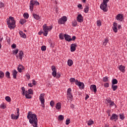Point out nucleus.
Wrapping results in <instances>:
<instances>
[{
    "label": "nucleus",
    "mask_w": 127,
    "mask_h": 127,
    "mask_svg": "<svg viewBox=\"0 0 127 127\" xmlns=\"http://www.w3.org/2000/svg\"><path fill=\"white\" fill-rule=\"evenodd\" d=\"M4 6V3H3L2 2H0V8H1Z\"/></svg>",
    "instance_id": "603ef678"
},
{
    "label": "nucleus",
    "mask_w": 127,
    "mask_h": 127,
    "mask_svg": "<svg viewBox=\"0 0 127 127\" xmlns=\"http://www.w3.org/2000/svg\"><path fill=\"white\" fill-rule=\"evenodd\" d=\"M100 8L105 12L108 11V3L104 4L103 3L100 4Z\"/></svg>",
    "instance_id": "0eeeda50"
},
{
    "label": "nucleus",
    "mask_w": 127,
    "mask_h": 127,
    "mask_svg": "<svg viewBox=\"0 0 127 127\" xmlns=\"http://www.w3.org/2000/svg\"><path fill=\"white\" fill-rule=\"evenodd\" d=\"M12 74L13 75V79H16V75H17V71L16 70L14 69L12 71Z\"/></svg>",
    "instance_id": "dca6fc26"
},
{
    "label": "nucleus",
    "mask_w": 127,
    "mask_h": 127,
    "mask_svg": "<svg viewBox=\"0 0 127 127\" xmlns=\"http://www.w3.org/2000/svg\"><path fill=\"white\" fill-rule=\"evenodd\" d=\"M108 1H109V0H103V3H104V4H107Z\"/></svg>",
    "instance_id": "6e6d98bb"
},
{
    "label": "nucleus",
    "mask_w": 127,
    "mask_h": 127,
    "mask_svg": "<svg viewBox=\"0 0 127 127\" xmlns=\"http://www.w3.org/2000/svg\"><path fill=\"white\" fill-rule=\"evenodd\" d=\"M113 30H114V32H118V28L117 27H113Z\"/></svg>",
    "instance_id": "8fccbe9b"
},
{
    "label": "nucleus",
    "mask_w": 127,
    "mask_h": 127,
    "mask_svg": "<svg viewBox=\"0 0 127 127\" xmlns=\"http://www.w3.org/2000/svg\"><path fill=\"white\" fill-rule=\"evenodd\" d=\"M111 89L113 91H116L117 89H118V85H112Z\"/></svg>",
    "instance_id": "cd10ccee"
},
{
    "label": "nucleus",
    "mask_w": 127,
    "mask_h": 127,
    "mask_svg": "<svg viewBox=\"0 0 127 127\" xmlns=\"http://www.w3.org/2000/svg\"><path fill=\"white\" fill-rule=\"evenodd\" d=\"M27 94H28L29 95H33V91L32 90V89H29L28 90Z\"/></svg>",
    "instance_id": "72a5a7b5"
},
{
    "label": "nucleus",
    "mask_w": 127,
    "mask_h": 127,
    "mask_svg": "<svg viewBox=\"0 0 127 127\" xmlns=\"http://www.w3.org/2000/svg\"><path fill=\"white\" fill-rule=\"evenodd\" d=\"M23 55H24V54L23 53V51H20L19 52V59L20 60H22V58L23 57Z\"/></svg>",
    "instance_id": "a211bd4d"
},
{
    "label": "nucleus",
    "mask_w": 127,
    "mask_h": 127,
    "mask_svg": "<svg viewBox=\"0 0 127 127\" xmlns=\"http://www.w3.org/2000/svg\"><path fill=\"white\" fill-rule=\"evenodd\" d=\"M71 39H72V40L74 41V40L76 39V36H72Z\"/></svg>",
    "instance_id": "338daca9"
},
{
    "label": "nucleus",
    "mask_w": 127,
    "mask_h": 127,
    "mask_svg": "<svg viewBox=\"0 0 127 127\" xmlns=\"http://www.w3.org/2000/svg\"><path fill=\"white\" fill-rule=\"evenodd\" d=\"M67 19L68 18L67 17L64 16L61 19H60L59 20V23L60 24H64V23L67 21Z\"/></svg>",
    "instance_id": "39448f33"
},
{
    "label": "nucleus",
    "mask_w": 127,
    "mask_h": 127,
    "mask_svg": "<svg viewBox=\"0 0 127 127\" xmlns=\"http://www.w3.org/2000/svg\"><path fill=\"white\" fill-rule=\"evenodd\" d=\"M106 101L107 104H109L110 108H112V107H114V106H115V108H117V105L115 104V102H114V101H112L111 99H106Z\"/></svg>",
    "instance_id": "6e6552de"
},
{
    "label": "nucleus",
    "mask_w": 127,
    "mask_h": 127,
    "mask_svg": "<svg viewBox=\"0 0 127 127\" xmlns=\"http://www.w3.org/2000/svg\"><path fill=\"white\" fill-rule=\"evenodd\" d=\"M39 100L42 105V107L44 108L45 106H44V103H45V100L44 99V94L42 93L40 94Z\"/></svg>",
    "instance_id": "20e7f679"
},
{
    "label": "nucleus",
    "mask_w": 127,
    "mask_h": 127,
    "mask_svg": "<svg viewBox=\"0 0 127 127\" xmlns=\"http://www.w3.org/2000/svg\"><path fill=\"white\" fill-rule=\"evenodd\" d=\"M108 43H109V40L105 38L104 41L103 42V45H104V46H106Z\"/></svg>",
    "instance_id": "bb28decb"
},
{
    "label": "nucleus",
    "mask_w": 127,
    "mask_h": 127,
    "mask_svg": "<svg viewBox=\"0 0 127 127\" xmlns=\"http://www.w3.org/2000/svg\"><path fill=\"white\" fill-rule=\"evenodd\" d=\"M21 89H22V95H25V92L26 91H25V88H24V87H21Z\"/></svg>",
    "instance_id": "ea45409f"
},
{
    "label": "nucleus",
    "mask_w": 127,
    "mask_h": 127,
    "mask_svg": "<svg viewBox=\"0 0 127 127\" xmlns=\"http://www.w3.org/2000/svg\"><path fill=\"white\" fill-rule=\"evenodd\" d=\"M77 44H71L70 45L71 52H74L76 51V48H77Z\"/></svg>",
    "instance_id": "9d476101"
},
{
    "label": "nucleus",
    "mask_w": 127,
    "mask_h": 127,
    "mask_svg": "<svg viewBox=\"0 0 127 127\" xmlns=\"http://www.w3.org/2000/svg\"><path fill=\"white\" fill-rule=\"evenodd\" d=\"M35 4V1L34 0H31L30 3V9L31 11H33V5Z\"/></svg>",
    "instance_id": "ddd939ff"
},
{
    "label": "nucleus",
    "mask_w": 127,
    "mask_h": 127,
    "mask_svg": "<svg viewBox=\"0 0 127 127\" xmlns=\"http://www.w3.org/2000/svg\"><path fill=\"white\" fill-rule=\"evenodd\" d=\"M67 97H69V99H72V98H73V95H72V93L67 94Z\"/></svg>",
    "instance_id": "4d7b16f0"
},
{
    "label": "nucleus",
    "mask_w": 127,
    "mask_h": 127,
    "mask_svg": "<svg viewBox=\"0 0 127 127\" xmlns=\"http://www.w3.org/2000/svg\"><path fill=\"white\" fill-rule=\"evenodd\" d=\"M13 54H17L18 53V49H16L13 51Z\"/></svg>",
    "instance_id": "864d4df0"
},
{
    "label": "nucleus",
    "mask_w": 127,
    "mask_h": 127,
    "mask_svg": "<svg viewBox=\"0 0 127 127\" xmlns=\"http://www.w3.org/2000/svg\"><path fill=\"white\" fill-rule=\"evenodd\" d=\"M41 50H42V51H46V46H42L41 47Z\"/></svg>",
    "instance_id": "a18cd8bd"
},
{
    "label": "nucleus",
    "mask_w": 127,
    "mask_h": 127,
    "mask_svg": "<svg viewBox=\"0 0 127 127\" xmlns=\"http://www.w3.org/2000/svg\"><path fill=\"white\" fill-rule=\"evenodd\" d=\"M5 77L7 78L8 79H10V73H9V71H6L5 73Z\"/></svg>",
    "instance_id": "393cba45"
},
{
    "label": "nucleus",
    "mask_w": 127,
    "mask_h": 127,
    "mask_svg": "<svg viewBox=\"0 0 127 127\" xmlns=\"http://www.w3.org/2000/svg\"><path fill=\"white\" fill-rule=\"evenodd\" d=\"M69 80H70V82H75V78H70Z\"/></svg>",
    "instance_id": "bf43d9fd"
},
{
    "label": "nucleus",
    "mask_w": 127,
    "mask_h": 127,
    "mask_svg": "<svg viewBox=\"0 0 127 127\" xmlns=\"http://www.w3.org/2000/svg\"><path fill=\"white\" fill-rule=\"evenodd\" d=\"M17 111V116L14 115V114H11V118L12 120H18L19 117V108L16 109Z\"/></svg>",
    "instance_id": "7ed1b4c3"
},
{
    "label": "nucleus",
    "mask_w": 127,
    "mask_h": 127,
    "mask_svg": "<svg viewBox=\"0 0 127 127\" xmlns=\"http://www.w3.org/2000/svg\"><path fill=\"white\" fill-rule=\"evenodd\" d=\"M18 68H20L21 69H24V66L21 64H19L18 66Z\"/></svg>",
    "instance_id": "052dcab7"
},
{
    "label": "nucleus",
    "mask_w": 127,
    "mask_h": 127,
    "mask_svg": "<svg viewBox=\"0 0 127 127\" xmlns=\"http://www.w3.org/2000/svg\"><path fill=\"white\" fill-rule=\"evenodd\" d=\"M21 37L22 38H26L27 36L25 33H24L23 31H20L19 32Z\"/></svg>",
    "instance_id": "6ab92c4d"
},
{
    "label": "nucleus",
    "mask_w": 127,
    "mask_h": 127,
    "mask_svg": "<svg viewBox=\"0 0 127 127\" xmlns=\"http://www.w3.org/2000/svg\"><path fill=\"white\" fill-rule=\"evenodd\" d=\"M64 36L65 39V40H66V41H68V42H70V41H72V39L71 38V36L70 35L64 34Z\"/></svg>",
    "instance_id": "f8f14e48"
},
{
    "label": "nucleus",
    "mask_w": 127,
    "mask_h": 127,
    "mask_svg": "<svg viewBox=\"0 0 127 127\" xmlns=\"http://www.w3.org/2000/svg\"><path fill=\"white\" fill-rule=\"evenodd\" d=\"M119 69L121 72L125 73L126 72V67L123 65H121L119 67Z\"/></svg>",
    "instance_id": "f3484780"
},
{
    "label": "nucleus",
    "mask_w": 127,
    "mask_h": 127,
    "mask_svg": "<svg viewBox=\"0 0 127 127\" xmlns=\"http://www.w3.org/2000/svg\"><path fill=\"white\" fill-rule=\"evenodd\" d=\"M43 30L44 31V33L43 34V35L44 36H47V35L48 34V31H50L52 28H53V27L52 26H47V25L46 24H45L43 26Z\"/></svg>",
    "instance_id": "f03ea898"
},
{
    "label": "nucleus",
    "mask_w": 127,
    "mask_h": 127,
    "mask_svg": "<svg viewBox=\"0 0 127 127\" xmlns=\"http://www.w3.org/2000/svg\"><path fill=\"white\" fill-rule=\"evenodd\" d=\"M1 109H5V108H6V107H5V106H4L3 105H1Z\"/></svg>",
    "instance_id": "774afa93"
},
{
    "label": "nucleus",
    "mask_w": 127,
    "mask_h": 127,
    "mask_svg": "<svg viewBox=\"0 0 127 127\" xmlns=\"http://www.w3.org/2000/svg\"><path fill=\"white\" fill-rule=\"evenodd\" d=\"M4 77V73L2 71L0 70V79H2Z\"/></svg>",
    "instance_id": "a878e982"
},
{
    "label": "nucleus",
    "mask_w": 127,
    "mask_h": 127,
    "mask_svg": "<svg viewBox=\"0 0 127 127\" xmlns=\"http://www.w3.org/2000/svg\"><path fill=\"white\" fill-rule=\"evenodd\" d=\"M77 21L74 20L72 22V26H74V27L77 26Z\"/></svg>",
    "instance_id": "4c0bfd02"
},
{
    "label": "nucleus",
    "mask_w": 127,
    "mask_h": 127,
    "mask_svg": "<svg viewBox=\"0 0 127 127\" xmlns=\"http://www.w3.org/2000/svg\"><path fill=\"white\" fill-rule=\"evenodd\" d=\"M67 65L70 66H72V65H73V61L71 60H68L67 61Z\"/></svg>",
    "instance_id": "b1692460"
},
{
    "label": "nucleus",
    "mask_w": 127,
    "mask_h": 127,
    "mask_svg": "<svg viewBox=\"0 0 127 127\" xmlns=\"http://www.w3.org/2000/svg\"><path fill=\"white\" fill-rule=\"evenodd\" d=\"M26 77L27 78V79H28V80H29V79H30V75H29V74L27 73L26 74Z\"/></svg>",
    "instance_id": "13d9d810"
},
{
    "label": "nucleus",
    "mask_w": 127,
    "mask_h": 127,
    "mask_svg": "<svg viewBox=\"0 0 127 127\" xmlns=\"http://www.w3.org/2000/svg\"><path fill=\"white\" fill-rule=\"evenodd\" d=\"M52 75L53 76V77H56V76L57 75V71H53L52 72Z\"/></svg>",
    "instance_id": "a19ab883"
},
{
    "label": "nucleus",
    "mask_w": 127,
    "mask_h": 127,
    "mask_svg": "<svg viewBox=\"0 0 127 127\" xmlns=\"http://www.w3.org/2000/svg\"><path fill=\"white\" fill-rule=\"evenodd\" d=\"M97 26H101V25H102V23L101 22V21L98 20L97 21Z\"/></svg>",
    "instance_id": "de8ad7c7"
},
{
    "label": "nucleus",
    "mask_w": 127,
    "mask_h": 127,
    "mask_svg": "<svg viewBox=\"0 0 127 127\" xmlns=\"http://www.w3.org/2000/svg\"><path fill=\"white\" fill-rule=\"evenodd\" d=\"M59 37L61 39V40H63V39H64V36H63L62 34H60Z\"/></svg>",
    "instance_id": "3c124183"
},
{
    "label": "nucleus",
    "mask_w": 127,
    "mask_h": 127,
    "mask_svg": "<svg viewBox=\"0 0 127 127\" xmlns=\"http://www.w3.org/2000/svg\"><path fill=\"white\" fill-rule=\"evenodd\" d=\"M110 121H114V122H117L119 120V115L114 113L112 115L110 119Z\"/></svg>",
    "instance_id": "423d86ee"
},
{
    "label": "nucleus",
    "mask_w": 127,
    "mask_h": 127,
    "mask_svg": "<svg viewBox=\"0 0 127 127\" xmlns=\"http://www.w3.org/2000/svg\"><path fill=\"white\" fill-rule=\"evenodd\" d=\"M57 79H59V78H60V77H61V74L60 73V72H58L57 73Z\"/></svg>",
    "instance_id": "c03bdc74"
},
{
    "label": "nucleus",
    "mask_w": 127,
    "mask_h": 127,
    "mask_svg": "<svg viewBox=\"0 0 127 127\" xmlns=\"http://www.w3.org/2000/svg\"><path fill=\"white\" fill-rule=\"evenodd\" d=\"M119 117H120V119H121V120H125V115L124 114H120L119 115Z\"/></svg>",
    "instance_id": "e433bc0d"
},
{
    "label": "nucleus",
    "mask_w": 127,
    "mask_h": 127,
    "mask_svg": "<svg viewBox=\"0 0 127 127\" xmlns=\"http://www.w3.org/2000/svg\"><path fill=\"white\" fill-rule=\"evenodd\" d=\"M5 100L6 101V102H8L9 103L10 101H11V99H10V97L9 96H6L5 98Z\"/></svg>",
    "instance_id": "7c9ffc66"
},
{
    "label": "nucleus",
    "mask_w": 127,
    "mask_h": 127,
    "mask_svg": "<svg viewBox=\"0 0 127 127\" xmlns=\"http://www.w3.org/2000/svg\"><path fill=\"white\" fill-rule=\"evenodd\" d=\"M77 86H78L79 89L81 90H83L84 88H85V84H84V83L80 82L79 83H77Z\"/></svg>",
    "instance_id": "4468645a"
},
{
    "label": "nucleus",
    "mask_w": 127,
    "mask_h": 127,
    "mask_svg": "<svg viewBox=\"0 0 127 127\" xmlns=\"http://www.w3.org/2000/svg\"><path fill=\"white\" fill-rule=\"evenodd\" d=\"M104 86L105 88H109L110 84H109V83L106 82V83H104Z\"/></svg>",
    "instance_id": "49530a36"
},
{
    "label": "nucleus",
    "mask_w": 127,
    "mask_h": 127,
    "mask_svg": "<svg viewBox=\"0 0 127 127\" xmlns=\"http://www.w3.org/2000/svg\"><path fill=\"white\" fill-rule=\"evenodd\" d=\"M25 22H26V20H25V19H22L20 20V23L21 24H24Z\"/></svg>",
    "instance_id": "2f4dec72"
},
{
    "label": "nucleus",
    "mask_w": 127,
    "mask_h": 127,
    "mask_svg": "<svg viewBox=\"0 0 127 127\" xmlns=\"http://www.w3.org/2000/svg\"><path fill=\"white\" fill-rule=\"evenodd\" d=\"M7 24L10 29H13L15 27V20H14V18L10 16L9 19L7 20Z\"/></svg>",
    "instance_id": "f257e3e1"
},
{
    "label": "nucleus",
    "mask_w": 127,
    "mask_h": 127,
    "mask_svg": "<svg viewBox=\"0 0 127 127\" xmlns=\"http://www.w3.org/2000/svg\"><path fill=\"white\" fill-rule=\"evenodd\" d=\"M23 17L26 19H27V18H28V17H29V15L28 14V13H24Z\"/></svg>",
    "instance_id": "c756f323"
},
{
    "label": "nucleus",
    "mask_w": 127,
    "mask_h": 127,
    "mask_svg": "<svg viewBox=\"0 0 127 127\" xmlns=\"http://www.w3.org/2000/svg\"><path fill=\"white\" fill-rule=\"evenodd\" d=\"M78 7H79V8H80V9H83V7L82 6V4H79L77 5Z\"/></svg>",
    "instance_id": "0e129e2a"
},
{
    "label": "nucleus",
    "mask_w": 127,
    "mask_h": 127,
    "mask_svg": "<svg viewBox=\"0 0 127 127\" xmlns=\"http://www.w3.org/2000/svg\"><path fill=\"white\" fill-rule=\"evenodd\" d=\"M69 94H72V89L71 88H68L67 91V95Z\"/></svg>",
    "instance_id": "37998d69"
},
{
    "label": "nucleus",
    "mask_w": 127,
    "mask_h": 127,
    "mask_svg": "<svg viewBox=\"0 0 127 127\" xmlns=\"http://www.w3.org/2000/svg\"><path fill=\"white\" fill-rule=\"evenodd\" d=\"M33 16L34 18H35V19H36L37 20H38V19L40 18V16L36 14H33Z\"/></svg>",
    "instance_id": "5701e85b"
},
{
    "label": "nucleus",
    "mask_w": 127,
    "mask_h": 127,
    "mask_svg": "<svg viewBox=\"0 0 127 127\" xmlns=\"http://www.w3.org/2000/svg\"><path fill=\"white\" fill-rule=\"evenodd\" d=\"M58 119L60 121H63V120H64V116H63V115H60L58 117Z\"/></svg>",
    "instance_id": "f704fd0d"
},
{
    "label": "nucleus",
    "mask_w": 127,
    "mask_h": 127,
    "mask_svg": "<svg viewBox=\"0 0 127 127\" xmlns=\"http://www.w3.org/2000/svg\"><path fill=\"white\" fill-rule=\"evenodd\" d=\"M27 93H28V91H26L25 95L26 99H31L32 97L31 96V95H30L29 94H27Z\"/></svg>",
    "instance_id": "412c9836"
},
{
    "label": "nucleus",
    "mask_w": 127,
    "mask_h": 127,
    "mask_svg": "<svg viewBox=\"0 0 127 127\" xmlns=\"http://www.w3.org/2000/svg\"><path fill=\"white\" fill-rule=\"evenodd\" d=\"M84 11L85 13H87V12L89 11V6H88V5H86L85 6V8H84Z\"/></svg>",
    "instance_id": "c9c22d12"
},
{
    "label": "nucleus",
    "mask_w": 127,
    "mask_h": 127,
    "mask_svg": "<svg viewBox=\"0 0 127 127\" xmlns=\"http://www.w3.org/2000/svg\"><path fill=\"white\" fill-rule=\"evenodd\" d=\"M51 69H52V70L53 71V72H55L57 70V68L54 65H52L51 66Z\"/></svg>",
    "instance_id": "473e14b6"
},
{
    "label": "nucleus",
    "mask_w": 127,
    "mask_h": 127,
    "mask_svg": "<svg viewBox=\"0 0 127 127\" xmlns=\"http://www.w3.org/2000/svg\"><path fill=\"white\" fill-rule=\"evenodd\" d=\"M77 21L78 22H83L84 21V19L83 18V16H82V14H79L78 15L77 17H76Z\"/></svg>",
    "instance_id": "9b49d317"
},
{
    "label": "nucleus",
    "mask_w": 127,
    "mask_h": 127,
    "mask_svg": "<svg viewBox=\"0 0 127 127\" xmlns=\"http://www.w3.org/2000/svg\"><path fill=\"white\" fill-rule=\"evenodd\" d=\"M90 90L93 91L94 93L97 92V86L96 85L93 84L90 86Z\"/></svg>",
    "instance_id": "2eb2a0df"
},
{
    "label": "nucleus",
    "mask_w": 127,
    "mask_h": 127,
    "mask_svg": "<svg viewBox=\"0 0 127 127\" xmlns=\"http://www.w3.org/2000/svg\"><path fill=\"white\" fill-rule=\"evenodd\" d=\"M93 124H94V121L93 120H90L87 122L88 126H92Z\"/></svg>",
    "instance_id": "c85d7f7f"
},
{
    "label": "nucleus",
    "mask_w": 127,
    "mask_h": 127,
    "mask_svg": "<svg viewBox=\"0 0 127 127\" xmlns=\"http://www.w3.org/2000/svg\"><path fill=\"white\" fill-rule=\"evenodd\" d=\"M23 68H20L19 67H17V70L19 73H21L22 72V70H23Z\"/></svg>",
    "instance_id": "5fc2aeb1"
},
{
    "label": "nucleus",
    "mask_w": 127,
    "mask_h": 127,
    "mask_svg": "<svg viewBox=\"0 0 127 127\" xmlns=\"http://www.w3.org/2000/svg\"><path fill=\"white\" fill-rule=\"evenodd\" d=\"M50 105H51V107H52L53 108L54 105H55V103H54V101L53 100H52L51 102H50Z\"/></svg>",
    "instance_id": "09e8293b"
},
{
    "label": "nucleus",
    "mask_w": 127,
    "mask_h": 127,
    "mask_svg": "<svg viewBox=\"0 0 127 127\" xmlns=\"http://www.w3.org/2000/svg\"><path fill=\"white\" fill-rule=\"evenodd\" d=\"M104 82H108L109 81V77L108 76H105L103 78Z\"/></svg>",
    "instance_id": "58836bf2"
},
{
    "label": "nucleus",
    "mask_w": 127,
    "mask_h": 127,
    "mask_svg": "<svg viewBox=\"0 0 127 127\" xmlns=\"http://www.w3.org/2000/svg\"><path fill=\"white\" fill-rule=\"evenodd\" d=\"M11 47H12V48L14 49L16 48V45L15 44H13L11 45Z\"/></svg>",
    "instance_id": "680f3d73"
},
{
    "label": "nucleus",
    "mask_w": 127,
    "mask_h": 127,
    "mask_svg": "<svg viewBox=\"0 0 127 127\" xmlns=\"http://www.w3.org/2000/svg\"><path fill=\"white\" fill-rule=\"evenodd\" d=\"M75 83V85H77L79 83L80 81H78V79H75V81H74Z\"/></svg>",
    "instance_id": "e2e57ef3"
},
{
    "label": "nucleus",
    "mask_w": 127,
    "mask_h": 127,
    "mask_svg": "<svg viewBox=\"0 0 127 127\" xmlns=\"http://www.w3.org/2000/svg\"><path fill=\"white\" fill-rule=\"evenodd\" d=\"M62 104L60 102L57 103L56 105V109L57 110H60L61 109Z\"/></svg>",
    "instance_id": "aec40b11"
},
{
    "label": "nucleus",
    "mask_w": 127,
    "mask_h": 127,
    "mask_svg": "<svg viewBox=\"0 0 127 127\" xmlns=\"http://www.w3.org/2000/svg\"><path fill=\"white\" fill-rule=\"evenodd\" d=\"M116 19L117 20H118L119 21H123L124 20V15L122 14H118L116 16Z\"/></svg>",
    "instance_id": "1a4fd4ad"
},
{
    "label": "nucleus",
    "mask_w": 127,
    "mask_h": 127,
    "mask_svg": "<svg viewBox=\"0 0 127 127\" xmlns=\"http://www.w3.org/2000/svg\"><path fill=\"white\" fill-rule=\"evenodd\" d=\"M117 26H118V23H114V24H113V27H117Z\"/></svg>",
    "instance_id": "69168bd1"
},
{
    "label": "nucleus",
    "mask_w": 127,
    "mask_h": 127,
    "mask_svg": "<svg viewBox=\"0 0 127 127\" xmlns=\"http://www.w3.org/2000/svg\"><path fill=\"white\" fill-rule=\"evenodd\" d=\"M118 84V80L117 79H113L112 80V85H117Z\"/></svg>",
    "instance_id": "4be33fe9"
},
{
    "label": "nucleus",
    "mask_w": 127,
    "mask_h": 127,
    "mask_svg": "<svg viewBox=\"0 0 127 127\" xmlns=\"http://www.w3.org/2000/svg\"><path fill=\"white\" fill-rule=\"evenodd\" d=\"M70 123H71L70 119H67L65 121V125H66V126H68V125H69V124H70Z\"/></svg>",
    "instance_id": "79ce46f5"
}]
</instances>
